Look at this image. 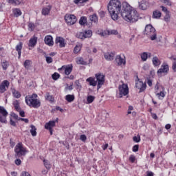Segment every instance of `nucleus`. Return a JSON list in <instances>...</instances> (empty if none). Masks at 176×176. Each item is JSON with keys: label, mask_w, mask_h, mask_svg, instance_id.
Instances as JSON below:
<instances>
[{"label": "nucleus", "mask_w": 176, "mask_h": 176, "mask_svg": "<svg viewBox=\"0 0 176 176\" xmlns=\"http://www.w3.org/2000/svg\"><path fill=\"white\" fill-rule=\"evenodd\" d=\"M108 12L112 20L116 21L121 14L122 19L127 23H137L138 21V12L133 8L127 2H123L122 5L119 0H111L107 5Z\"/></svg>", "instance_id": "f257e3e1"}, {"label": "nucleus", "mask_w": 176, "mask_h": 176, "mask_svg": "<svg viewBox=\"0 0 176 176\" xmlns=\"http://www.w3.org/2000/svg\"><path fill=\"white\" fill-rule=\"evenodd\" d=\"M25 102L30 108L38 109L41 107V100L38 99V95L33 94L25 97Z\"/></svg>", "instance_id": "f03ea898"}, {"label": "nucleus", "mask_w": 176, "mask_h": 176, "mask_svg": "<svg viewBox=\"0 0 176 176\" xmlns=\"http://www.w3.org/2000/svg\"><path fill=\"white\" fill-rule=\"evenodd\" d=\"M144 34L150 38L151 41H156L157 39V34L156 30L152 25H146L144 31Z\"/></svg>", "instance_id": "7ed1b4c3"}, {"label": "nucleus", "mask_w": 176, "mask_h": 176, "mask_svg": "<svg viewBox=\"0 0 176 176\" xmlns=\"http://www.w3.org/2000/svg\"><path fill=\"white\" fill-rule=\"evenodd\" d=\"M14 152H15V157H21V156H25L27 153H28V151H27V148L23 146L22 143H18L15 148H14Z\"/></svg>", "instance_id": "20e7f679"}, {"label": "nucleus", "mask_w": 176, "mask_h": 176, "mask_svg": "<svg viewBox=\"0 0 176 176\" xmlns=\"http://www.w3.org/2000/svg\"><path fill=\"white\" fill-rule=\"evenodd\" d=\"M95 77L96 78V82H98V90H99V89H101L102 85L105 83V75L102 73H98L95 74Z\"/></svg>", "instance_id": "39448f33"}, {"label": "nucleus", "mask_w": 176, "mask_h": 176, "mask_svg": "<svg viewBox=\"0 0 176 176\" xmlns=\"http://www.w3.org/2000/svg\"><path fill=\"white\" fill-rule=\"evenodd\" d=\"M65 21L67 25H74V24L78 21V19L74 14H66L65 16Z\"/></svg>", "instance_id": "423d86ee"}, {"label": "nucleus", "mask_w": 176, "mask_h": 176, "mask_svg": "<svg viewBox=\"0 0 176 176\" xmlns=\"http://www.w3.org/2000/svg\"><path fill=\"white\" fill-rule=\"evenodd\" d=\"M119 90V98H122L123 96H127L129 94V86L127 84H122L118 87Z\"/></svg>", "instance_id": "0eeeda50"}, {"label": "nucleus", "mask_w": 176, "mask_h": 176, "mask_svg": "<svg viewBox=\"0 0 176 176\" xmlns=\"http://www.w3.org/2000/svg\"><path fill=\"white\" fill-rule=\"evenodd\" d=\"M73 68L72 65H63L58 69V72L60 74H65V75H69L72 72Z\"/></svg>", "instance_id": "6e6552de"}, {"label": "nucleus", "mask_w": 176, "mask_h": 176, "mask_svg": "<svg viewBox=\"0 0 176 176\" xmlns=\"http://www.w3.org/2000/svg\"><path fill=\"white\" fill-rule=\"evenodd\" d=\"M9 113L5 109V107L0 106V122L1 123H7L6 118Z\"/></svg>", "instance_id": "1a4fd4ad"}, {"label": "nucleus", "mask_w": 176, "mask_h": 176, "mask_svg": "<svg viewBox=\"0 0 176 176\" xmlns=\"http://www.w3.org/2000/svg\"><path fill=\"white\" fill-rule=\"evenodd\" d=\"M135 82V87L140 89V93H142V91H145L146 89V82H142V81H140L138 76L136 77Z\"/></svg>", "instance_id": "9d476101"}, {"label": "nucleus", "mask_w": 176, "mask_h": 176, "mask_svg": "<svg viewBox=\"0 0 176 176\" xmlns=\"http://www.w3.org/2000/svg\"><path fill=\"white\" fill-rule=\"evenodd\" d=\"M56 122H58V118H56L55 121H49V122L46 123L45 125V129L49 130L51 135H53V127L56 126Z\"/></svg>", "instance_id": "9b49d317"}, {"label": "nucleus", "mask_w": 176, "mask_h": 176, "mask_svg": "<svg viewBox=\"0 0 176 176\" xmlns=\"http://www.w3.org/2000/svg\"><path fill=\"white\" fill-rule=\"evenodd\" d=\"M9 86H10V82L8 80H4L0 84V93H5L8 89H9Z\"/></svg>", "instance_id": "f8f14e48"}, {"label": "nucleus", "mask_w": 176, "mask_h": 176, "mask_svg": "<svg viewBox=\"0 0 176 176\" xmlns=\"http://www.w3.org/2000/svg\"><path fill=\"white\" fill-rule=\"evenodd\" d=\"M169 71L168 65L162 64L161 68L158 69L157 74H168Z\"/></svg>", "instance_id": "ddd939ff"}, {"label": "nucleus", "mask_w": 176, "mask_h": 176, "mask_svg": "<svg viewBox=\"0 0 176 176\" xmlns=\"http://www.w3.org/2000/svg\"><path fill=\"white\" fill-rule=\"evenodd\" d=\"M117 65L120 66L123 64V65H126V59L122 58V57L120 55H118L116 57L115 60Z\"/></svg>", "instance_id": "4468645a"}, {"label": "nucleus", "mask_w": 176, "mask_h": 176, "mask_svg": "<svg viewBox=\"0 0 176 176\" xmlns=\"http://www.w3.org/2000/svg\"><path fill=\"white\" fill-rule=\"evenodd\" d=\"M38 42V37L33 36L29 41L28 46L29 47H35Z\"/></svg>", "instance_id": "2eb2a0df"}, {"label": "nucleus", "mask_w": 176, "mask_h": 176, "mask_svg": "<svg viewBox=\"0 0 176 176\" xmlns=\"http://www.w3.org/2000/svg\"><path fill=\"white\" fill-rule=\"evenodd\" d=\"M45 43L48 46H53L54 42L53 41V37L50 35L46 36L44 38Z\"/></svg>", "instance_id": "dca6fc26"}, {"label": "nucleus", "mask_w": 176, "mask_h": 176, "mask_svg": "<svg viewBox=\"0 0 176 176\" xmlns=\"http://www.w3.org/2000/svg\"><path fill=\"white\" fill-rule=\"evenodd\" d=\"M148 5L149 3H148V1H146V0H142L139 3V8L142 9V10H146V9H148Z\"/></svg>", "instance_id": "f3484780"}, {"label": "nucleus", "mask_w": 176, "mask_h": 176, "mask_svg": "<svg viewBox=\"0 0 176 176\" xmlns=\"http://www.w3.org/2000/svg\"><path fill=\"white\" fill-rule=\"evenodd\" d=\"M55 43H59L60 47H65V40L62 37H56Z\"/></svg>", "instance_id": "a211bd4d"}, {"label": "nucleus", "mask_w": 176, "mask_h": 176, "mask_svg": "<svg viewBox=\"0 0 176 176\" xmlns=\"http://www.w3.org/2000/svg\"><path fill=\"white\" fill-rule=\"evenodd\" d=\"M10 5H13L14 6H17L19 5H23L24 2L23 0H7Z\"/></svg>", "instance_id": "6ab92c4d"}, {"label": "nucleus", "mask_w": 176, "mask_h": 176, "mask_svg": "<svg viewBox=\"0 0 176 176\" xmlns=\"http://www.w3.org/2000/svg\"><path fill=\"white\" fill-rule=\"evenodd\" d=\"M115 57V53L113 52H107L104 54V58L107 61H112Z\"/></svg>", "instance_id": "aec40b11"}, {"label": "nucleus", "mask_w": 176, "mask_h": 176, "mask_svg": "<svg viewBox=\"0 0 176 176\" xmlns=\"http://www.w3.org/2000/svg\"><path fill=\"white\" fill-rule=\"evenodd\" d=\"M50 10H52L51 5H49L47 7H44L42 10V14L43 16H48L49 13H50Z\"/></svg>", "instance_id": "412c9836"}, {"label": "nucleus", "mask_w": 176, "mask_h": 176, "mask_svg": "<svg viewBox=\"0 0 176 176\" xmlns=\"http://www.w3.org/2000/svg\"><path fill=\"white\" fill-rule=\"evenodd\" d=\"M88 83H89L90 86L96 87L97 86V81H96V79L93 77H89L86 80Z\"/></svg>", "instance_id": "4be33fe9"}, {"label": "nucleus", "mask_w": 176, "mask_h": 176, "mask_svg": "<svg viewBox=\"0 0 176 176\" xmlns=\"http://www.w3.org/2000/svg\"><path fill=\"white\" fill-rule=\"evenodd\" d=\"M22 49H23V43L20 42L18 45H16V46L15 47V50H16V52H18L19 58H20V57H21V50Z\"/></svg>", "instance_id": "5701e85b"}, {"label": "nucleus", "mask_w": 176, "mask_h": 176, "mask_svg": "<svg viewBox=\"0 0 176 176\" xmlns=\"http://www.w3.org/2000/svg\"><path fill=\"white\" fill-rule=\"evenodd\" d=\"M161 89H160V91H158L157 94H156V96H158L159 99H162V98H164L165 97V94H164V88H163V87H161Z\"/></svg>", "instance_id": "b1692460"}, {"label": "nucleus", "mask_w": 176, "mask_h": 176, "mask_svg": "<svg viewBox=\"0 0 176 176\" xmlns=\"http://www.w3.org/2000/svg\"><path fill=\"white\" fill-rule=\"evenodd\" d=\"M12 13L15 17H19L22 14L21 10H20V8L12 9Z\"/></svg>", "instance_id": "393cba45"}, {"label": "nucleus", "mask_w": 176, "mask_h": 176, "mask_svg": "<svg viewBox=\"0 0 176 176\" xmlns=\"http://www.w3.org/2000/svg\"><path fill=\"white\" fill-rule=\"evenodd\" d=\"M89 19L92 23H98V17L97 16V14H96L90 15L89 17Z\"/></svg>", "instance_id": "a878e982"}, {"label": "nucleus", "mask_w": 176, "mask_h": 176, "mask_svg": "<svg viewBox=\"0 0 176 176\" xmlns=\"http://www.w3.org/2000/svg\"><path fill=\"white\" fill-rule=\"evenodd\" d=\"M13 105L16 111H17V112H20L21 111V108L20 107V102H19V100H14L13 102Z\"/></svg>", "instance_id": "bb28decb"}, {"label": "nucleus", "mask_w": 176, "mask_h": 176, "mask_svg": "<svg viewBox=\"0 0 176 176\" xmlns=\"http://www.w3.org/2000/svg\"><path fill=\"white\" fill-rule=\"evenodd\" d=\"M76 63L78 65H87V62L85 61V60H83V58H77Z\"/></svg>", "instance_id": "cd10ccee"}, {"label": "nucleus", "mask_w": 176, "mask_h": 176, "mask_svg": "<svg viewBox=\"0 0 176 176\" xmlns=\"http://www.w3.org/2000/svg\"><path fill=\"white\" fill-rule=\"evenodd\" d=\"M153 19H160L162 17V12L159 10H155L153 12Z\"/></svg>", "instance_id": "c85d7f7f"}, {"label": "nucleus", "mask_w": 176, "mask_h": 176, "mask_svg": "<svg viewBox=\"0 0 176 176\" xmlns=\"http://www.w3.org/2000/svg\"><path fill=\"white\" fill-rule=\"evenodd\" d=\"M153 64L155 65V67H158V65H160V60H159V58L157 56H155L153 58Z\"/></svg>", "instance_id": "c756f323"}, {"label": "nucleus", "mask_w": 176, "mask_h": 176, "mask_svg": "<svg viewBox=\"0 0 176 176\" xmlns=\"http://www.w3.org/2000/svg\"><path fill=\"white\" fill-rule=\"evenodd\" d=\"M87 23V17L86 16H81L79 20V24L80 25H85Z\"/></svg>", "instance_id": "7c9ffc66"}, {"label": "nucleus", "mask_w": 176, "mask_h": 176, "mask_svg": "<svg viewBox=\"0 0 176 176\" xmlns=\"http://www.w3.org/2000/svg\"><path fill=\"white\" fill-rule=\"evenodd\" d=\"M30 127H31V129L30 131L32 137H36V127H35V126L34 125H31Z\"/></svg>", "instance_id": "2f4dec72"}, {"label": "nucleus", "mask_w": 176, "mask_h": 176, "mask_svg": "<svg viewBox=\"0 0 176 176\" xmlns=\"http://www.w3.org/2000/svg\"><path fill=\"white\" fill-rule=\"evenodd\" d=\"M45 100L47 101H50L51 102H53L54 101V98L49 92H47L45 94Z\"/></svg>", "instance_id": "473e14b6"}, {"label": "nucleus", "mask_w": 176, "mask_h": 176, "mask_svg": "<svg viewBox=\"0 0 176 176\" xmlns=\"http://www.w3.org/2000/svg\"><path fill=\"white\" fill-rule=\"evenodd\" d=\"M65 100H67V102H72L74 100H75V96L74 95H67L65 96Z\"/></svg>", "instance_id": "72a5a7b5"}, {"label": "nucleus", "mask_w": 176, "mask_h": 176, "mask_svg": "<svg viewBox=\"0 0 176 176\" xmlns=\"http://www.w3.org/2000/svg\"><path fill=\"white\" fill-rule=\"evenodd\" d=\"M31 64H32V61H31L30 60H25L23 63V65L26 69H28V68H30Z\"/></svg>", "instance_id": "f704fd0d"}, {"label": "nucleus", "mask_w": 176, "mask_h": 176, "mask_svg": "<svg viewBox=\"0 0 176 176\" xmlns=\"http://www.w3.org/2000/svg\"><path fill=\"white\" fill-rule=\"evenodd\" d=\"M9 66V62L4 60L1 63V67L4 71L8 69V67Z\"/></svg>", "instance_id": "c9c22d12"}, {"label": "nucleus", "mask_w": 176, "mask_h": 176, "mask_svg": "<svg viewBox=\"0 0 176 176\" xmlns=\"http://www.w3.org/2000/svg\"><path fill=\"white\" fill-rule=\"evenodd\" d=\"M43 163L47 170H50V168H52V165L50 164V162H48L47 160H44Z\"/></svg>", "instance_id": "e433bc0d"}, {"label": "nucleus", "mask_w": 176, "mask_h": 176, "mask_svg": "<svg viewBox=\"0 0 176 176\" xmlns=\"http://www.w3.org/2000/svg\"><path fill=\"white\" fill-rule=\"evenodd\" d=\"M12 94L14 97H15V98H20L21 97V94H20V92H19V91H16V89H14L12 91Z\"/></svg>", "instance_id": "4c0bfd02"}, {"label": "nucleus", "mask_w": 176, "mask_h": 176, "mask_svg": "<svg viewBox=\"0 0 176 176\" xmlns=\"http://www.w3.org/2000/svg\"><path fill=\"white\" fill-rule=\"evenodd\" d=\"M91 35H93L91 30H87L84 32L85 38H90L91 37Z\"/></svg>", "instance_id": "58836bf2"}, {"label": "nucleus", "mask_w": 176, "mask_h": 176, "mask_svg": "<svg viewBox=\"0 0 176 176\" xmlns=\"http://www.w3.org/2000/svg\"><path fill=\"white\" fill-rule=\"evenodd\" d=\"M171 60H173V65H172V69H173L174 72H176V58L172 56Z\"/></svg>", "instance_id": "ea45409f"}, {"label": "nucleus", "mask_w": 176, "mask_h": 176, "mask_svg": "<svg viewBox=\"0 0 176 176\" xmlns=\"http://www.w3.org/2000/svg\"><path fill=\"white\" fill-rule=\"evenodd\" d=\"M95 99H96V97H94L93 96H88L87 98V103L91 104V102H93V101H94Z\"/></svg>", "instance_id": "a19ab883"}, {"label": "nucleus", "mask_w": 176, "mask_h": 176, "mask_svg": "<svg viewBox=\"0 0 176 176\" xmlns=\"http://www.w3.org/2000/svg\"><path fill=\"white\" fill-rule=\"evenodd\" d=\"M141 59L142 60V61H146V60H148V53L146 52H143L141 56Z\"/></svg>", "instance_id": "79ce46f5"}, {"label": "nucleus", "mask_w": 176, "mask_h": 176, "mask_svg": "<svg viewBox=\"0 0 176 176\" xmlns=\"http://www.w3.org/2000/svg\"><path fill=\"white\" fill-rule=\"evenodd\" d=\"M99 35H100V36H108V35H109V30H104L102 32H100Z\"/></svg>", "instance_id": "37998d69"}, {"label": "nucleus", "mask_w": 176, "mask_h": 176, "mask_svg": "<svg viewBox=\"0 0 176 176\" xmlns=\"http://www.w3.org/2000/svg\"><path fill=\"white\" fill-rule=\"evenodd\" d=\"M89 1V0H74V2L76 5H79L80 3H86V2Z\"/></svg>", "instance_id": "c03bdc74"}, {"label": "nucleus", "mask_w": 176, "mask_h": 176, "mask_svg": "<svg viewBox=\"0 0 176 176\" xmlns=\"http://www.w3.org/2000/svg\"><path fill=\"white\" fill-rule=\"evenodd\" d=\"M77 38H78L79 39H85L86 38L85 37V32H79L76 34Z\"/></svg>", "instance_id": "a18cd8bd"}, {"label": "nucleus", "mask_w": 176, "mask_h": 176, "mask_svg": "<svg viewBox=\"0 0 176 176\" xmlns=\"http://www.w3.org/2000/svg\"><path fill=\"white\" fill-rule=\"evenodd\" d=\"M170 19H171V17L170 16V12H167L164 16V20H165V21L168 22V21H170Z\"/></svg>", "instance_id": "49530a36"}, {"label": "nucleus", "mask_w": 176, "mask_h": 176, "mask_svg": "<svg viewBox=\"0 0 176 176\" xmlns=\"http://www.w3.org/2000/svg\"><path fill=\"white\" fill-rule=\"evenodd\" d=\"M75 84H76V89L77 90H80V89H82V85H80V82H79V80H76Z\"/></svg>", "instance_id": "de8ad7c7"}, {"label": "nucleus", "mask_w": 176, "mask_h": 176, "mask_svg": "<svg viewBox=\"0 0 176 176\" xmlns=\"http://www.w3.org/2000/svg\"><path fill=\"white\" fill-rule=\"evenodd\" d=\"M28 28L29 31H34V30H35V25L32 23H29Z\"/></svg>", "instance_id": "09e8293b"}, {"label": "nucleus", "mask_w": 176, "mask_h": 176, "mask_svg": "<svg viewBox=\"0 0 176 176\" xmlns=\"http://www.w3.org/2000/svg\"><path fill=\"white\" fill-rule=\"evenodd\" d=\"M52 79H54V80H57V79H58L60 78V74H58V73L55 72L54 74H52Z\"/></svg>", "instance_id": "8fccbe9b"}, {"label": "nucleus", "mask_w": 176, "mask_h": 176, "mask_svg": "<svg viewBox=\"0 0 176 176\" xmlns=\"http://www.w3.org/2000/svg\"><path fill=\"white\" fill-rule=\"evenodd\" d=\"M82 49V45H76L74 47V53H79L80 50Z\"/></svg>", "instance_id": "3c124183"}, {"label": "nucleus", "mask_w": 176, "mask_h": 176, "mask_svg": "<svg viewBox=\"0 0 176 176\" xmlns=\"http://www.w3.org/2000/svg\"><path fill=\"white\" fill-rule=\"evenodd\" d=\"M118 34H119L118 32V30H109V35H118Z\"/></svg>", "instance_id": "603ef678"}, {"label": "nucleus", "mask_w": 176, "mask_h": 176, "mask_svg": "<svg viewBox=\"0 0 176 176\" xmlns=\"http://www.w3.org/2000/svg\"><path fill=\"white\" fill-rule=\"evenodd\" d=\"M133 140L134 141V142H140V141H141V137H140V135H137V136H134L133 138Z\"/></svg>", "instance_id": "864d4df0"}, {"label": "nucleus", "mask_w": 176, "mask_h": 176, "mask_svg": "<svg viewBox=\"0 0 176 176\" xmlns=\"http://www.w3.org/2000/svg\"><path fill=\"white\" fill-rule=\"evenodd\" d=\"M80 141H82V142H86V140H87V137L86 135H81L80 136Z\"/></svg>", "instance_id": "5fc2aeb1"}, {"label": "nucleus", "mask_w": 176, "mask_h": 176, "mask_svg": "<svg viewBox=\"0 0 176 176\" xmlns=\"http://www.w3.org/2000/svg\"><path fill=\"white\" fill-rule=\"evenodd\" d=\"M46 62L47 63V64H52V63H53V58L50 56H46Z\"/></svg>", "instance_id": "6e6d98bb"}, {"label": "nucleus", "mask_w": 176, "mask_h": 176, "mask_svg": "<svg viewBox=\"0 0 176 176\" xmlns=\"http://www.w3.org/2000/svg\"><path fill=\"white\" fill-rule=\"evenodd\" d=\"M129 162L131 163H134V162H135V156H134V155H131L129 157Z\"/></svg>", "instance_id": "4d7b16f0"}, {"label": "nucleus", "mask_w": 176, "mask_h": 176, "mask_svg": "<svg viewBox=\"0 0 176 176\" xmlns=\"http://www.w3.org/2000/svg\"><path fill=\"white\" fill-rule=\"evenodd\" d=\"M160 89H162V87H160L159 83H157L155 86V94L159 93Z\"/></svg>", "instance_id": "13d9d810"}, {"label": "nucleus", "mask_w": 176, "mask_h": 176, "mask_svg": "<svg viewBox=\"0 0 176 176\" xmlns=\"http://www.w3.org/2000/svg\"><path fill=\"white\" fill-rule=\"evenodd\" d=\"M161 2H163V3L168 5V6H171V1H170V0H161Z\"/></svg>", "instance_id": "bf43d9fd"}, {"label": "nucleus", "mask_w": 176, "mask_h": 176, "mask_svg": "<svg viewBox=\"0 0 176 176\" xmlns=\"http://www.w3.org/2000/svg\"><path fill=\"white\" fill-rule=\"evenodd\" d=\"M139 148H140V146L138 144L133 146L132 148L133 152H138Z\"/></svg>", "instance_id": "052dcab7"}, {"label": "nucleus", "mask_w": 176, "mask_h": 176, "mask_svg": "<svg viewBox=\"0 0 176 176\" xmlns=\"http://www.w3.org/2000/svg\"><path fill=\"white\" fill-rule=\"evenodd\" d=\"M11 116H12V118H13L16 120H19V116L17 114L14 113H12Z\"/></svg>", "instance_id": "680f3d73"}, {"label": "nucleus", "mask_w": 176, "mask_h": 176, "mask_svg": "<svg viewBox=\"0 0 176 176\" xmlns=\"http://www.w3.org/2000/svg\"><path fill=\"white\" fill-rule=\"evenodd\" d=\"M15 164H16V166H20V164H21V159H16L14 161Z\"/></svg>", "instance_id": "e2e57ef3"}, {"label": "nucleus", "mask_w": 176, "mask_h": 176, "mask_svg": "<svg viewBox=\"0 0 176 176\" xmlns=\"http://www.w3.org/2000/svg\"><path fill=\"white\" fill-rule=\"evenodd\" d=\"M10 124H11V126H13L14 127H16V122L13 121V120H12V118H10Z\"/></svg>", "instance_id": "0e129e2a"}, {"label": "nucleus", "mask_w": 176, "mask_h": 176, "mask_svg": "<svg viewBox=\"0 0 176 176\" xmlns=\"http://www.w3.org/2000/svg\"><path fill=\"white\" fill-rule=\"evenodd\" d=\"M21 175L22 176H31V175H30V173L28 172H26V171L22 172Z\"/></svg>", "instance_id": "69168bd1"}, {"label": "nucleus", "mask_w": 176, "mask_h": 176, "mask_svg": "<svg viewBox=\"0 0 176 176\" xmlns=\"http://www.w3.org/2000/svg\"><path fill=\"white\" fill-rule=\"evenodd\" d=\"M146 176H153V175H154V174L153 173V172H152V171H149V170L146 171Z\"/></svg>", "instance_id": "338daca9"}, {"label": "nucleus", "mask_w": 176, "mask_h": 176, "mask_svg": "<svg viewBox=\"0 0 176 176\" xmlns=\"http://www.w3.org/2000/svg\"><path fill=\"white\" fill-rule=\"evenodd\" d=\"M99 14H100V17H102V18L105 17V12H104V11H100Z\"/></svg>", "instance_id": "774afa93"}]
</instances>
